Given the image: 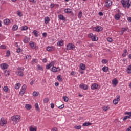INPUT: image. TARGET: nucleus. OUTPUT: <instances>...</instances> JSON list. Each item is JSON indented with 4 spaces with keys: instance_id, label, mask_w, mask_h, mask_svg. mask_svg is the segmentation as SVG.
Segmentation results:
<instances>
[{
    "instance_id": "12",
    "label": "nucleus",
    "mask_w": 131,
    "mask_h": 131,
    "mask_svg": "<svg viewBox=\"0 0 131 131\" xmlns=\"http://www.w3.org/2000/svg\"><path fill=\"white\" fill-rule=\"evenodd\" d=\"M1 125L3 126L4 124H7V121L5 120V118H2L0 121Z\"/></svg>"
},
{
    "instance_id": "48",
    "label": "nucleus",
    "mask_w": 131,
    "mask_h": 131,
    "mask_svg": "<svg viewBox=\"0 0 131 131\" xmlns=\"http://www.w3.org/2000/svg\"><path fill=\"white\" fill-rule=\"evenodd\" d=\"M75 129H81V125H78V126H75Z\"/></svg>"
},
{
    "instance_id": "19",
    "label": "nucleus",
    "mask_w": 131,
    "mask_h": 131,
    "mask_svg": "<svg viewBox=\"0 0 131 131\" xmlns=\"http://www.w3.org/2000/svg\"><path fill=\"white\" fill-rule=\"evenodd\" d=\"M16 74L18 76H23L24 75V73L22 71H18L17 72H16Z\"/></svg>"
},
{
    "instance_id": "23",
    "label": "nucleus",
    "mask_w": 131,
    "mask_h": 131,
    "mask_svg": "<svg viewBox=\"0 0 131 131\" xmlns=\"http://www.w3.org/2000/svg\"><path fill=\"white\" fill-rule=\"evenodd\" d=\"M44 21H45V24H48V23H49V22H50V17L48 16L46 17L45 18Z\"/></svg>"
},
{
    "instance_id": "17",
    "label": "nucleus",
    "mask_w": 131,
    "mask_h": 131,
    "mask_svg": "<svg viewBox=\"0 0 131 131\" xmlns=\"http://www.w3.org/2000/svg\"><path fill=\"white\" fill-rule=\"evenodd\" d=\"M112 82L113 85L116 86L117 85V83H118V81L117 80V79L115 78L112 80Z\"/></svg>"
},
{
    "instance_id": "51",
    "label": "nucleus",
    "mask_w": 131,
    "mask_h": 131,
    "mask_svg": "<svg viewBox=\"0 0 131 131\" xmlns=\"http://www.w3.org/2000/svg\"><path fill=\"white\" fill-rule=\"evenodd\" d=\"M65 107V105L64 104H62L61 105H60L58 108L59 109H63L64 108V107Z\"/></svg>"
},
{
    "instance_id": "40",
    "label": "nucleus",
    "mask_w": 131,
    "mask_h": 131,
    "mask_svg": "<svg viewBox=\"0 0 131 131\" xmlns=\"http://www.w3.org/2000/svg\"><path fill=\"white\" fill-rule=\"evenodd\" d=\"M10 55H11V52L10 51V50H8L6 52V55L5 57H10Z\"/></svg>"
},
{
    "instance_id": "29",
    "label": "nucleus",
    "mask_w": 131,
    "mask_h": 131,
    "mask_svg": "<svg viewBox=\"0 0 131 131\" xmlns=\"http://www.w3.org/2000/svg\"><path fill=\"white\" fill-rule=\"evenodd\" d=\"M127 56V50L124 49V53L122 54V57H126Z\"/></svg>"
},
{
    "instance_id": "62",
    "label": "nucleus",
    "mask_w": 131,
    "mask_h": 131,
    "mask_svg": "<svg viewBox=\"0 0 131 131\" xmlns=\"http://www.w3.org/2000/svg\"><path fill=\"white\" fill-rule=\"evenodd\" d=\"M126 131H131V126H130L128 128H127Z\"/></svg>"
},
{
    "instance_id": "61",
    "label": "nucleus",
    "mask_w": 131,
    "mask_h": 131,
    "mask_svg": "<svg viewBox=\"0 0 131 131\" xmlns=\"http://www.w3.org/2000/svg\"><path fill=\"white\" fill-rule=\"evenodd\" d=\"M14 46L17 48H20V46H19V45H18V42H15Z\"/></svg>"
},
{
    "instance_id": "54",
    "label": "nucleus",
    "mask_w": 131,
    "mask_h": 131,
    "mask_svg": "<svg viewBox=\"0 0 131 131\" xmlns=\"http://www.w3.org/2000/svg\"><path fill=\"white\" fill-rule=\"evenodd\" d=\"M102 109L104 111H107V110H108V107L103 106L102 107Z\"/></svg>"
},
{
    "instance_id": "8",
    "label": "nucleus",
    "mask_w": 131,
    "mask_h": 131,
    "mask_svg": "<svg viewBox=\"0 0 131 131\" xmlns=\"http://www.w3.org/2000/svg\"><path fill=\"white\" fill-rule=\"evenodd\" d=\"M46 50L48 52H53V51H55V47L54 46H48L46 48Z\"/></svg>"
},
{
    "instance_id": "27",
    "label": "nucleus",
    "mask_w": 131,
    "mask_h": 131,
    "mask_svg": "<svg viewBox=\"0 0 131 131\" xmlns=\"http://www.w3.org/2000/svg\"><path fill=\"white\" fill-rule=\"evenodd\" d=\"M115 20H117V21H118V20L120 19V15L118 14L115 15Z\"/></svg>"
},
{
    "instance_id": "9",
    "label": "nucleus",
    "mask_w": 131,
    "mask_h": 131,
    "mask_svg": "<svg viewBox=\"0 0 131 131\" xmlns=\"http://www.w3.org/2000/svg\"><path fill=\"white\" fill-rule=\"evenodd\" d=\"M119 101H120V96H118L117 99L113 100V103L114 104V105H117Z\"/></svg>"
},
{
    "instance_id": "42",
    "label": "nucleus",
    "mask_w": 131,
    "mask_h": 131,
    "mask_svg": "<svg viewBox=\"0 0 131 131\" xmlns=\"http://www.w3.org/2000/svg\"><path fill=\"white\" fill-rule=\"evenodd\" d=\"M38 94H39L38 92H37L36 91H34L33 93V97H37V96H38Z\"/></svg>"
},
{
    "instance_id": "35",
    "label": "nucleus",
    "mask_w": 131,
    "mask_h": 131,
    "mask_svg": "<svg viewBox=\"0 0 131 131\" xmlns=\"http://www.w3.org/2000/svg\"><path fill=\"white\" fill-rule=\"evenodd\" d=\"M29 130L30 131H37V128H36V127H35L34 128H33L32 127H30Z\"/></svg>"
},
{
    "instance_id": "52",
    "label": "nucleus",
    "mask_w": 131,
    "mask_h": 131,
    "mask_svg": "<svg viewBox=\"0 0 131 131\" xmlns=\"http://www.w3.org/2000/svg\"><path fill=\"white\" fill-rule=\"evenodd\" d=\"M94 36V34L93 33H90L88 35V37H90V38H92Z\"/></svg>"
},
{
    "instance_id": "7",
    "label": "nucleus",
    "mask_w": 131,
    "mask_h": 131,
    "mask_svg": "<svg viewBox=\"0 0 131 131\" xmlns=\"http://www.w3.org/2000/svg\"><path fill=\"white\" fill-rule=\"evenodd\" d=\"M0 67L2 70L8 69L9 65L7 63H2L0 65Z\"/></svg>"
},
{
    "instance_id": "63",
    "label": "nucleus",
    "mask_w": 131,
    "mask_h": 131,
    "mask_svg": "<svg viewBox=\"0 0 131 131\" xmlns=\"http://www.w3.org/2000/svg\"><path fill=\"white\" fill-rule=\"evenodd\" d=\"M57 130H58V129L56 127H54L52 129V131H57Z\"/></svg>"
},
{
    "instance_id": "36",
    "label": "nucleus",
    "mask_w": 131,
    "mask_h": 131,
    "mask_svg": "<svg viewBox=\"0 0 131 131\" xmlns=\"http://www.w3.org/2000/svg\"><path fill=\"white\" fill-rule=\"evenodd\" d=\"M81 17H82V12L80 11L78 14V18H79V19H81Z\"/></svg>"
},
{
    "instance_id": "34",
    "label": "nucleus",
    "mask_w": 131,
    "mask_h": 131,
    "mask_svg": "<svg viewBox=\"0 0 131 131\" xmlns=\"http://www.w3.org/2000/svg\"><path fill=\"white\" fill-rule=\"evenodd\" d=\"M91 39L92 41H97L98 40V37L94 35L91 38Z\"/></svg>"
},
{
    "instance_id": "47",
    "label": "nucleus",
    "mask_w": 131,
    "mask_h": 131,
    "mask_svg": "<svg viewBox=\"0 0 131 131\" xmlns=\"http://www.w3.org/2000/svg\"><path fill=\"white\" fill-rule=\"evenodd\" d=\"M102 64H107V63H108V60H107L106 59H103L102 60Z\"/></svg>"
},
{
    "instance_id": "11",
    "label": "nucleus",
    "mask_w": 131,
    "mask_h": 131,
    "mask_svg": "<svg viewBox=\"0 0 131 131\" xmlns=\"http://www.w3.org/2000/svg\"><path fill=\"white\" fill-rule=\"evenodd\" d=\"M55 64V62L52 61L50 63H49L47 66H46V69H50V68H51V67H52V66H54V65Z\"/></svg>"
},
{
    "instance_id": "24",
    "label": "nucleus",
    "mask_w": 131,
    "mask_h": 131,
    "mask_svg": "<svg viewBox=\"0 0 131 131\" xmlns=\"http://www.w3.org/2000/svg\"><path fill=\"white\" fill-rule=\"evenodd\" d=\"M10 22V19L8 18L4 20V23L5 24V25H9Z\"/></svg>"
},
{
    "instance_id": "33",
    "label": "nucleus",
    "mask_w": 131,
    "mask_h": 131,
    "mask_svg": "<svg viewBox=\"0 0 131 131\" xmlns=\"http://www.w3.org/2000/svg\"><path fill=\"white\" fill-rule=\"evenodd\" d=\"M12 29L14 31H16V30H18V26L16 24L14 25L12 27Z\"/></svg>"
},
{
    "instance_id": "3",
    "label": "nucleus",
    "mask_w": 131,
    "mask_h": 131,
    "mask_svg": "<svg viewBox=\"0 0 131 131\" xmlns=\"http://www.w3.org/2000/svg\"><path fill=\"white\" fill-rule=\"evenodd\" d=\"M26 88H27V86L26 85L24 84L22 86L21 89L20 90V92H19V94L20 96H23L24 94H25V91H26Z\"/></svg>"
},
{
    "instance_id": "55",
    "label": "nucleus",
    "mask_w": 131,
    "mask_h": 131,
    "mask_svg": "<svg viewBox=\"0 0 131 131\" xmlns=\"http://www.w3.org/2000/svg\"><path fill=\"white\" fill-rule=\"evenodd\" d=\"M47 35H48V34H47L46 32H44L42 33L43 37H47Z\"/></svg>"
},
{
    "instance_id": "10",
    "label": "nucleus",
    "mask_w": 131,
    "mask_h": 131,
    "mask_svg": "<svg viewBox=\"0 0 131 131\" xmlns=\"http://www.w3.org/2000/svg\"><path fill=\"white\" fill-rule=\"evenodd\" d=\"M105 5L107 7V8H109V7H111L112 5V1L111 0H107L105 2Z\"/></svg>"
},
{
    "instance_id": "28",
    "label": "nucleus",
    "mask_w": 131,
    "mask_h": 131,
    "mask_svg": "<svg viewBox=\"0 0 131 131\" xmlns=\"http://www.w3.org/2000/svg\"><path fill=\"white\" fill-rule=\"evenodd\" d=\"M128 29L127 28H122V30L121 31V34H123Z\"/></svg>"
},
{
    "instance_id": "53",
    "label": "nucleus",
    "mask_w": 131,
    "mask_h": 131,
    "mask_svg": "<svg viewBox=\"0 0 131 131\" xmlns=\"http://www.w3.org/2000/svg\"><path fill=\"white\" fill-rule=\"evenodd\" d=\"M43 102H44V103H48V102H49V99H48V98H45V99H44Z\"/></svg>"
},
{
    "instance_id": "2",
    "label": "nucleus",
    "mask_w": 131,
    "mask_h": 131,
    "mask_svg": "<svg viewBox=\"0 0 131 131\" xmlns=\"http://www.w3.org/2000/svg\"><path fill=\"white\" fill-rule=\"evenodd\" d=\"M121 3L123 5V7L124 8L127 7V9H129V7H130V4H131L130 0H126V1L122 0Z\"/></svg>"
},
{
    "instance_id": "21",
    "label": "nucleus",
    "mask_w": 131,
    "mask_h": 131,
    "mask_svg": "<svg viewBox=\"0 0 131 131\" xmlns=\"http://www.w3.org/2000/svg\"><path fill=\"white\" fill-rule=\"evenodd\" d=\"M33 33L34 35H35V37H38V36L39 35L38 34V32L36 31V30H34L33 31Z\"/></svg>"
},
{
    "instance_id": "59",
    "label": "nucleus",
    "mask_w": 131,
    "mask_h": 131,
    "mask_svg": "<svg viewBox=\"0 0 131 131\" xmlns=\"http://www.w3.org/2000/svg\"><path fill=\"white\" fill-rule=\"evenodd\" d=\"M54 7H55V4H50L51 9H53V8H54Z\"/></svg>"
},
{
    "instance_id": "41",
    "label": "nucleus",
    "mask_w": 131,
    "mask_h": 131,
    "mask_svg": "<svg viewBox=\"0 0 131 131\" xmlns=\"http://www.w3.org/2000/svg\"><path fill=\"white\" fill-rule=\"evenodd\" d=\"M4 74H5V76H9V75H10V71H5L4 72Z\"/></svg>"
},
{
    "instance_id": "49",
    "label": "nucleus",
    "mask_w": 131,
    "mask_h": 131,
    "mask_svg": "<svg viewBox=\"0 0 131 131\" xmlns=\"http://www.w3.org/2000/svg\"><path fill=\"white\" fill-rule=\"evenodd\" d=\"M125 115H129L131 116V111L130 112H125Z\"/></svg>"
},
{
    "instance_id": "58",
    "label": "nucleus",
    "mask_w": 131,
    "mask_h": 131,
    "mask_svg": "<svg viewBox=\"0 0 131 131\" xmlns=\"http://www.w3.org/2000/svg\"><path fill=\"white\" fill-rule=\"evenodd\" d=\"M20 52H21V48H20V47H19L18 49H17L16 52L20 53Z\"/></svg>"
},
{
    "instance_id": "4",
    "label": "nucleus",
    "mask_w": 131,
    "mask_h": 131,
    "mask_svg": "<svg viewBox=\"0 0 131 131\" xmlns=\"http://www.w3.org/2000/svg\"><path fill=\"white\" fill-rule=\"evenodd\" d=\"M75 46L72 43H69L67 46V50H74Z\"/></svg>"
},
{
    "instance_id": "64",
    "label": "nucleus",
    "mask_w": 131,
    "mask_h": 131,
    "mask_svg": "<svg viewBox=\"0 0 131 131\" xmlns=\"http://www.w3.org/2000/svg\"><path fill=\"white\" fill-rule=\"evenodd\" d=\"M127 20L128 21V22H131V17H128Z\"/></svg>"
},
{
    "instance_id": "57",
    "label": "nucleus",
    "mask_w": 131,
    "mask_h": 131,
    "mask_svg": "<svg viewBox=\"0 0 131 131\" xmlns=\"http://www.w3.org/2000/svg\"><path fill=\"white\" fill-rule=\"evenodd\" d=\"M38 70H42V66H38Z\"/></svg>"
},
{
    "instance_id": "25",
    "label": "nucleus",
    "mask_w": 131,
    "mask_h": 131,
    "mask_svg": "<svg viewBox=\"0 0 131 131\" xmlns=\"http://www.w3.org/2000/svg\"><path fill=\"white\" fill-rule=\"evenodd\" d=\"M108 70H109V68H108V67L104 66L102 68L103 72H108Z\"/></svg>"
},
{
    "instance_id": "38",
    "label": "nucleus",
    "mask_w": 131,
    "mask_h": 131,
    "mask_svg": "<svg viewBox=\"0 0 131 131\" xmlns=\"http://www.w3.org/2000/svg\"><path fill=\"white\" fill-rule=\"evenodd\" d=\"M65 13H67V14H70L71 13V9L68 8L64 10Z\"/></svg>"
},
{
    "instance_id": "45",
    "label": "nucleus",
    "mask_w": 131,
    "mask_h": 131,
    "mask_svg": "<svg viewBox=\"0 0 131 131\" xmlns=\"http://www.w3.org/2000/svg\"><path fill=\"white\" fill-rule=\"evenodd\" d=\"M3 90L4 91V92H8V91H9V88H8V86H5L4 87Z\"/></svg>"
},
{
    "instance_id": "43",
    "label": "nucleus",
    "mask_w": 131,
    "mask_h": 131,
    "mask_svg": "<svg viewBox=\"0 0 131 131\" xmlns=\"http://www.w3.org/2000/svg\"><path fill=\"white\" fill-rule=\"evenodd\" d=\"M35 107L36 108V110H37L38 111H39L40 109H39V107L38 106V103H35Z\"/></svg>"
},
{
    "instance_id": "60",
    "label": "nucleus",
    "mask_w": 131,
    "mask_h": 131,
    "mask_svg": "<svg viewBox=\"0 0 131 131\" xmlns=\"http://www.w3.org/2000/svg\"><path fill=\"white\" fill-rule=\"evenodd\" d=\"M126 119H127V116H125L124 117V118H123V121H125V120H126Z\"/></svg>"
},
{
    "instance_id": "56",
    "label": "nucleus",
    "mask_w": 131,
    "mask_h": 131,
    "mask_svg": "<svg viewBox=\"0 0 131 131\" xmlns=\"http://www.w3.org/2000/svg\"><path fill=\"white\" fill-rule=\"evenodd\" d=\"M107 40L109 42H112V38H107Z\"/></svg>"
},
{
    "instance_id": "30",
    "label": "nucleus",
    "mask_w": 131,
    "mask_h": 131,
    "mask_svg": "<svg viewBox=\"0 0 131 131\" xmlns=\"http://www.w3.org/2000/svg\"><path fill=\"white\" fill-rule=\"evenodd\" d=\"M25 108H26V109H27L28 110H30V109H31V108H32V106L30 104H26Z\"/></svg>"
},
{
    "instance_id": "6",
    "label": "nucleus",
    "mask_w": 131,
    "mask_h": 131,
    "mask_svg": "<svg viewBox=\"0 0 131 131\" xmlns=\"http://www.w3.org/2000/svg\"><path fill=\"white\" fill-rule=\"evenodd\" d=\"M94 30L95 31H96L97 32H100L103 30V27L100 26H97L94 28Z\"/></svg>"
},
{
    "instance_id": "50",
    "label": "nucleus",
    "mask_w": 131,
    "mask_h": 131,
    "mask_svg": "<svg viewBox=\"0 0 131 131\" xmlns=\"http://www.w3.org/2000/svg\"><path fill=\"white\" fill-rule=\"evenodd\" d=\"M0 48H1V49H2L3 50H5V49H6V46H5L4 45H2L0 46Z\"/></svg>"
},
{
    "instance_id": "15",
    "label": "nucleus",
    "mask_w": 131,
    "mask_h": 131,
    "mask_svg": "<svg viewBox=\"0 0 131 131\" xmlns=\"http://www.w3.org/2000/svg\"><path fill=\"white\" fill-rule=\"evenodd\" d=\"M98 85L97 83L92 84L91 86V90H97V89H98Z\"/></svg>"
},
{
    "instance_id": "1",
    "label": "nucleus",
    "mask_w": 131,
    "mask_h": 131,
    "mask_svg": "<svg viewBox=\"0 0 131 131\" xmlns=\"http://www.w3.org/2000/svg\"><path fill=\"white\" fill-rule=\"evenodd\" d=\"M11 119L12 121H13L14 124H17L20 119H21V116L20 115H15L11 117Z\"/></svg>"
},
{
    "instance_id": "18",
    "label": "nucleus",
    "mask_w": 131,
    "mask_h": 131,
    "mask_svg": "<svg viewBox=\"0 0 131 131\" xmlns=\"http://www.w3.org/2000/svg\"><path fill=\"white\" fill-rule=\"evenodd\" d=\"M51 71L56 73V72H58V70H57V67L53 66L51 69Z\"/></svg>"
},
{
    "instance_id": "16",
    "label": "nucleus",
    "mask_w": 131,
    "mask_h": 131,
    "mask_svg": "<svg viewBox=\"0 0 131 131\" xmlns=\"http://www.w3.org/2000/svg\"><path fill=\"white\" fill-rule=\"evenodd\" d=\"M57 45L58 47H62L64 45V41L63 40H60L57 42Z\"/></svg>"
},
{
    "instance_id": "44",
    "label": "nucleus",
    "mask_w": 131,
    "mask_h": 131,
    "mask_svg": "<svg viewBox=\"0 0 131 131\" xmlns=\"http://www.w3.org/2000/svg\"><path fill=\"white\" fill-rule=\"evenodd\" d=\"M26 59L28 60H31V55H26Z\"/></svg>"
},
{
    "instance_id": "22",
    "label": "nucleus",
    "mask_w": 131,
    "mask_h": 131,
    "mask_svg": "<svg viewBox=\"0 0 131 131\" xmlns=\"http://www.w3.org/2000/svg\"><path fill=\"white\" fill-rule=\"evenodd\" d=\"M58 18L60 19V20H62V21H65V20H66V18L62 14L59 15Z\"/></svg>"
},
{
    "instance_id": "14",
    "label": "nucleus",
    "mask_w": 131,
    "mask_h": 131,
    "mask_svg": "<svg viewBox=\"0 0 131 131\" xmlns=\"http://www.w3.org/2000/svg\"><path fill=\"white\" fill-rule=\"evenodd\" d=\"M23 41H24V43H28V42H29V41H30V38H29V37L25 36L24 37V39Z\"/></svg>"
},
{
    "instance_id": "37",
    "label": "nucleus",
    "mask_w": 131,
    "mask_h": 131,
    "mask_svg": "<svg viewBox=\"0 0 131 131\" xmlns=\"http://www.w3.org/2000/svg\"><path fill=\"white\" fill-rule=\"evenodd\" d=\"M27 29H28V27H27V26H22L20 29L21 31H23L24 30H27Z\"/></svg>"
},
{
    "instance_id": "39",
    "label": "nucleus",
    "mask_w": 131,
    "mask_h": 131,
    "mask_svg": "<svg viewBox=\"0 0 131 131\" xmlns=\"http://www.w3.org/2000/svg\"><path fill=\"white\" fill-rule=\"evenodd\" d=\"M17 14L19 17H22V16H23V13H22V12H21L20 11H17Z\"/></svg>"
},
{
    "instance_id": "46",
    "label": "nucleus",
    "mask_w": 131,
    "mask_h": 131,
    "mask_svg": "<svg viewBox=\"0 0 131 131\" xmlns=\"http://www.w3.org/2000/svg\"><path fill=\"white\" fill-rule=\"evenodd\" d=\"M68 100H69L68 97H67V96L63 97V101L64 102H68Z\"/></svg>"
},
{
    "instance_id": "5",
    "label": "nucleus",
    "mask_w": 131,
    "mask_h": 131,
    "mask_svg": "<svg viewBox=\"0 0 131 131\" xmlns=\"http://www.w3.org/2000/svg\"><path fill=\"white\" fill-rule=\"evenodd\" d=\"M29 46H30V47H31V48L32 49H35V50H37V49H38L37 46H36V44H34V43L32 41L30 42Z\"/></svg>"
},
{
    "instance_id": "20",
    "label": "nucleus",
    "mask_w": 131,
    "mask_h": 131,
    "mask_svg": "<svg viewBox=\"0 0 131 131\" xmlns=\"http://www.w3.org/2000/svg\"><path fill=\"white\" fill-rule=\"evenodd\" d=\"M79 67L81 70H85V64L83 63H80Z\"/></svg>"
},
{
    "instance_id": "32",
    "label": "nucleus",
    "mask_w": 131,
    "mask_h": 131,
    "mask_svg": "<svg viewBox=\"0 0 131 131\" xmlns=\"http://www.w3.org/2000/svg\"><path fill=\"white\" fill-rule=\"evenodd\" d=\"M89 125H92V123L89 122H86L83 124V126H89Z\"/></svg>"
},
{
    "instance_id": "13",
    "label": "nucleus",
    "mask_w": 131,
    "mask_h": 131,
    "mask_svg": "<svg viewBox=\"0 0 131 131\" xmlns=\"http://www.w3.org/2000/svg\"><path fill=\"white\" fill-rule=\"evenodd\" d=\"M80 88L81 89H83V90H88V85H85L83 83H81L80 85Z\"/></svg>"
},
{
    "instance_id": "31",
    "label": "nucleus",
    "mask_w": 131,
    "mask_h": 131,
    "mask_svg": "<svg viewBox=\"0 0 131 131\" xmlns=\"http://www.w3.org/2000/svg\"><path fill=\"white\" fill-rule=\"evenodd\" d=\"M20 86H21V84H20L19 83H16L15 85V89H16V90H18L20 89Z\"/></svg>"
},
{
    "instance_id": "26",
    "label": "nucleus",
    "mask_w": 131,
    "mask_h": 131,
    "mask_svg": "<svg viewBox=\"0 0 131 131\" xmlns=\"http://www.w3.org/2000/svg\"><path fill=\"white\" fill-rule=\"evenodd\" d=\"M61 75H59L58 76H57V80L59 82H61V81H63V78H62Z\"/></svg>"
}]
</instances>
